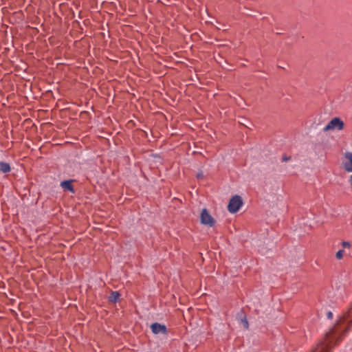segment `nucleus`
I'll list each match as a JSON object with an SVG mask.
<instances>
[{"label":"nucleus","instance_id":"f257e3e1","mask_svg":"<svg viewBox=\"0 0 352 352\" xmlns=\"http://www.w3.org/2000/svg\"><path fill=\"white\" fill-rule=\"evenodd\" d=\"M352 328V307L325 333L323 339L318 342L311 352H330Z\"/></svg>","mask_w":352,"mask_h":352},{"label":"nucleus","instance_id":"f03ea898","mask_svg":"<svg viewBox=\"0 0 352 352\" xmlns=\"http://www.w3.org/2000/svg\"><path fill=\"white\" fill-rule=\"evenodd\" d=\"M344 125V122L340 118H334L323 128V131L327 132L335 129L340 131L343 129Z\"/></svg>","mask_w":352,"mask_h":352},{"label":"nucleus","instance_id":"7ed1b4c3","mask_svg":"<svg viewBox=\"0 0 352 352\" xmlns=\"http://www.w3.org/2000/svg\"><path fill=\"white\" fill-rule=\"evenodd\" d=\"M243 205V201L240 196L235 195L231 198L229 201L228 209L230 212H236Z\"/></svg>","mask_w":352,"mask_h":352},{"label":"nucleus","instance_id":"20e7f679","mask_svg":"<svg viewBox=\"0 0 352 352\" xmlns=\"http://www.w3.org/2000/svg\"><path fill=\"white\" fill-rule=\"evenodd\" d=\"M200 219L201 223L208 226H213L214 224V220L212 216L208 213L206 209H203L200 214Z\"/></svg>","mask_w":352,"mask_h":352},{"label":"nucleus","instance_id":"39448f33","mask_svg":"<svg viewBox=\"0 0 352 352\" xmlns=\"http://www.w3.org/2000/svg\"><path fill=\"white\" fill-rule=\"evenodd\" d=\"M344 170L352 172V153L346 152L344 155V161L342 163Z\"/></svg>","mask_w":352,"mask_h":352},{"label":"nucleus","instance_id":"423d86ee","mask_svg":"<svg viewBox=\"0 0 352 352\" xmlns=\"http://www.w3.org/2000/svg\"><path fill=\"white\" fill-rule=\"evenodd\" d=\"M151 329L152 332L154 334H158L160 333H163V334H166V333H167L166 327L165 325L161 324L158 322L153 323L151 325Z\"/></svg>","mask_w":352,"mask_h":352},{"label":"nucleus","instance_id":"0eeeda50","mask_svg":"<svg viewBox=\"0 0 352 352\" xmlns=\"http://www.w3.org/2000/svg\"><path fill=\"white\" fill-rule=\"evenodd\" d=\"M60 186L65 190H68L70 192H74V188L72 186V183H71L70 180H65V181L61 182Z\"/></svg>","mask_w":352,"mask_h":352},{"label":"nucleus","instance_id":"6e6552de","mask_svg":"<svg viewBox=\"0 0 352 352\" xmlns=\"http://www.w3.org/2000/svg\"><path fill=\"white\" fill-rule=\"evenodd\" d=\"M10 166L8 163L0 162V170L3 173H7L10 171Z\"/></svg>","mask_w":352,"mask_h":352},{"label":"nucleus","instance_id":"1a4fd4ad","mask_svg":"<svg viewBox=\"0 0 352 352\" xmlns=\"http://www.w3.org/2000/svg\"><path fill=\"white\" fill-rule=\"evenodd\" d=\"M120 297V294L118 292H113L109 297V299L112 302H116Z\"/></svg>","mask_w":352,"mask_h":352},{"label":"nucleus","instance_id":"9d476101","mask_svg":"<svg viewBox=\"0 0 352 352\" xmlns=\"http://www.w3.org/2000/svg\"><path fill=\"white\" fill-rule=\"evenodd\" d=\"M344 250H338L337 252H336V257L338 258V259H342L343 258V256H344Z\"/></svg>","mask_w":352,"mask_h":352},{"label":"nucleus","instance_id":"9b49d317","mask_svg":"<svg viewBox=\"0 0 352 352\" xmlns=\"http://www.w3.org/2000/svg\"><path fill=\"white\" fill-rule=\"evenodd\" d=\"M342 245L344 248H349L351 247V243L348 241H343L342 243Z\"/></svg>","mask_w":352,"mask_h":352},{"label":"nucleus","instance_id":"f8f14e48","mask_svg":"<svg viewBox=\"0 0 352 352\" xmlns=\"http://www.w3.org/2000/svg\"><path fill=\"white\" fill-rule=\"evenodd\" d=\"M327 316L329 319L332 318L333 317V313L331 311H328L327 314Z\"/></svg>","mask_w":352,"mask_h":352},{"label":"nucleus","instance_id":"ddd939ff","mask_svg":"<svg viewBox=\"0 0 352 352\" xmlns=\"http://www.w3.org/2000/svg\"><path fill=\"white\" fill-rule=\"evenodd\" d=\"M245 326L246 328L248 327V321H246V320L245 321Z\"/></svg>","mask_w":352,"mask_h":352},{"label":"nucleus","instance_id":"4468645a","mask_svg":"<svg viewBox=\"0 0 352 352\" xmlns=\"http://www.w3.org/2000/svg\"><path fill=\"white\" fill-rule=\"evenodd\" d=\"M203 177V175H202V174H198V175H197V177H198V178H201V177Z\"/></svg>","mask_w":352,"mask_h":352},{"label":"nucleus","instance_id":"2eb2a0df","mask_svg":"<svg viewBox=\"0 0 352 352\" xmlns=\"http://www.w3.org/2000/svg\"><path fill=\"white\" fill-rule=\"evenodd\" d=\"M289 160V158H287V157H285V158H284V160H285V161H287V160Z\"/></svg>","mask_w":352,"mask_h":352}]
</instances>
